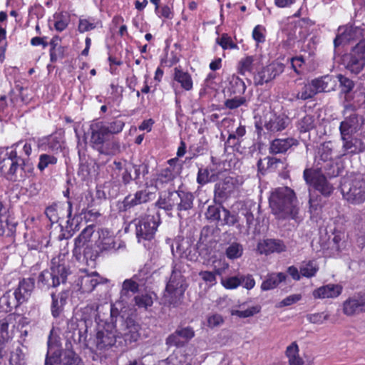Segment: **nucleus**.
Listing matches in <instances>:
<instances>
[{
  "mask_svg": "<svg viewBox=\"0 0 365 365\" xmlns=\"http://www.w3.org/2000/svg\"><path fill=\"white\" fill-rule=\"evenodd\" d=\"M34 288V280L33 279H23L20 281L18 288L14 291L15 294L24 303L30 297Z\"/></svg>",
  "mask_w": 365,
  "mask_h": 365,
  "instance_id": "7c9ffc66",
  "label": "nucleus"
},
{
  "mask_svg": "<svg viewBox=\"0 0 365 365\" xmlns=\"http://www.w3.org/2000/svg\"><path fill=\"white\" fill-rule=\"evenodd\" d=\"M315 126L314 118L312 115H306L301 118L297 123L298 129L301 133L307 132Z\"/></svg>",
  "mask_w": 365,
  "mask_h": 365,
  "instance_id": "a18cd8bd",
  "label": "nucleus"
},
{
  "mask_svg": "<svg viewBox=\"0 0 365 365\" xmlns=\"http://www.w3.org/2000/svg\"><path fill=\"white\" fill-rule=\"evenodd\" d=\"M90 143L92 147L96 150L110 138L103 121H93L90 125Z\"/></svg>",
  "mask_w": 365,
  "mask_h": 365,
  "instance_id": "2eb2a0df",
  "label": "nucleus"
},
{
  "mask_svg": "<svg viewBox=\"0 0 365 365\" xmlns=\"http://www.w3.org/2000/svg\"><path fill=\"white\" fill-rule=\"evenodd\" d=\"M343 290L342 286L335 284H328L322 286L312 292L314 299H329L339 297Z\"/></svg>",
  "mask_w": 365,
  "mask_h": 365,
  "instance_id": "b1692460",
  "label": "nucleus"
},
{
  "mask_svg": "<svg viewBox=\"0 0 365 365\" xmlns=\"http://www.w3.org/2000/svg\"><path fill=\"white\" fill-rule=\"evenodd\" d=\"M16 327V318L13 314H8L0 319V344H4L12 339Z\"/></svg>",
  "mask_w": 365,
  "mask_h": 365,
  "instance_id": "412c9836",
  "label": "nucleus"
},
{
  "mask_svg": "<svg viewBox=\"0 0 365 365\" xmlns=\"http://www.w3.org/2000/svg\"><path fill=\"white\" fill-rule=\"evenodd\" d=\"M45 214L51 223L58 222L59 217L56 205H52L48 207L45 210Z\"/></svg>",
  "mask_w": 365,
  "mask_h": 365,
  "instance_id": "338daca9",
  "label": "nucleus"
},
{
  "mask_svg": "<svg viewBox=\"0 0 365 365\" xmlns=\"http://www.w3.org/2000/svg\"><path fill=\"white\" fill-rule=\"evenodd\" d=\"M104 125L107 128V132L111 136L112 135L120 133L123 129L125 123L121 120H115L110 123L104 122Z\"/></svg>",
  "mask_w": 365,
  "mask_h": 365,
  "instance_id": "864d4df0",
  "label": "nucleus"
},
{
  "mask_svg": "<svg viewBox=\"0 0 365 365\" xmlns=\"http://www.w3.org/2000/svg\"><path fill=\"white\" fill-rule=\"evenodd\" d=\"M56 365H83L81 359L73 352H66Z\"/></svg>",
  "mask_w": 365,
  "mask_h": 365,
  "instance_id": "c03bdc74",
  "label": "nucleus"
},
{
  "mask_svg": "<svg viewBox=\"0 0 365 365\" xmlns=\"http://www.w3.org/2000/svg\"><path fill=\"white\" fill-rule=\"evenodd\" d=\"M54 19H56V22L54 24V27L58 31H62L66 29L68 24V16L66 14H56L54 15Z\"/></svg>",
  "mask_w": 365,
  "mask_h": 365,
  "instance_id": "13d9d810",
  "label": "nucleus"
},
{
  "mask_svg": "<svg viewBox=\"0 0 365 365\" xmlns=\"http://www.w3.org/2000/svg\"><path fill=\"white\" fill-rule=\"evenodd\" d=\"M243 252L242 245L237 242H233L226 247L225 253L229 259L234 260L240 258Z\"/></svg>",
  "mask_w": 365,
  "mask_h": 365,
  "instance_id": "ea45409f",
  "label": "nucleus"
},
{
  "mask_svg": "<svg viewBox=\"0 0 365 365\" xmlns=\"http://www.w3.org/2000/svg\"><path fill=\"white\" fill-rule=\"evenodd\" d=\"M93 232L94 226L88 225L84 228L80 235L75 239L73 255L76 260H81V250L86 245V243L91 240Z\"/></svg>",
  "mask_w": 365,
  "mask_h": 365,
  "instance_id": "4be33fe9",
  "label": "nucleus"
},
{
  "mask_svg": "<svg viewBox=\"0 0 365 365\" xmlns=\"http://www.w3.org/2000/svg\"><path fill=\"white\" fill-rule=\"evenodd\" d=\"M118 339L120 336L118 334L115 327L106 323L102 327H98L96 334V345L99 350L108 349L110 347L117 346Z\"/></svg>",
  "mask_w": 365,
  "mask_h": 365,
  "instance_id": "0eeeda50",
  "label": "nucleus"
},
{
  "mask_svg": "<svg viewBox=\"0 0 365 365\" xmlns=\"http://www.w3.org/2000/svg\"><path fill=\"white\" fill-rule=\"evenodd\" d=\"M333 144L331 142H325L322 143L318 148L317 154L316 155L317 166L324 164L327 162L331 161L333 159Z\"/></svg>",
  "mask_w": 365,
  "mask_h": 365,
  "instance_id": "473e14b6",
  "label": "nucleus"
},
{
  "mask_svg": "<svg viewBox=\"0 0 365 365\" xmlns=\"http://www.w3.org/2000/svg\"><path fill=\"white\" fill-rule=\"evenodd\" d=\"M97 150L103 155H115L120 151V145L116 140H110V138Z\"/></svg>",
  "mask_w": 365,
  "mask_h": 365,
  "instance_id": "79ce46f5",
  "label": "nucleus"
},
{
  "mask_svg": "<svg viewBox=\"0 0 365 365\" xmlns=\"http://www.w3.org/2000/svg\"><path fill=\"white\" fill-rule=\"evenodd\" d=\"M187 287L184 276L180 271L173 269L163 294L164 303L174 307L178 306Z\"/></svg>",
  "mask_w": 365,
  "mask_h": 365,
  "instance_id": "39448f33",
  "label": "nucleus"
},
{
  "mask_svg": "<svg viewBox=\"0 0 365 365\" xmlns=\"http://www.w3.org/2000/svg\"><path fill=\"white\" fill-rule=\"evenodd\" d=\"M135 304L140 309H147L153 304L152 294L145 293L134 297Z\"/></svg>",
  "mask_w": 365,
  "mask_h": 365,
  "instance_id": "37998d69",
  "label": "nucleus"
},
{
  "mask_svg": "<svg viewBox=\"0 0 365 365\" xmlns=\"http://www.w3.org/2000/svg\"><path fill=\"white\" fill-rule=\"evenodd\" d=\"M283 71V66L280 63H273L263 68L254 76L255 85H263L276 78Z\"/></svg>",
  "mask_w": 365,
  "mask_h": 365,
  "instance_id": "f3484780",
  "label": "nucleus"
},
{
  "mask_svg": "<svg viewBox=\"0 0 365 365\" xmlns=\"http://www.w3.org/2000/svg\"><path fill=\"white\" fill-rule=\"evenodd\" d=\"M156 186H148L146 184L145 189L137 191L133 196L128 195L124 200L126 207H133L153 200L155 197Z\"/></svg>",
  "mask_w": 365,
  "mask_h": 365,
  "instance_id": "4468645a",
  "label": "nucleus"
},
{
  "mask_svg": "<svg viewBox=\"0 0 365 365\" xmlns=\"http://www.w3.org/2000/svg\"><path fill=\"white\" fill-rule=\"evenodd\" d=\"M158 227V222L153 215H147L138 220L135 223L136 237L139 242L151 240Z\"/></svg>",
  "mask_w": 365,
  "mask_h": 365,
  "instance_id": "1a4fd4ad",
  "label": "nucleus"
},
{
  "mask_svg": "<svg viewBox=\"0 0 365 365\" xmlns=\"http://www.w3.org/2000/svg\"><path fill=\"white\" fill-rule=\"evenodd\" d=\"M289 123V120L285 115H274L265 123L264 127L270 132H279L285 129Z\"/></svg>",
  "mask_w": 365,
  "mask_h": 365,
  "instance_id": "c756f323",
  "label": "nucleus"
},
{
  "mask_svg": "<svg viewBox=\"0 0 365 365\" xmlns=\"http://www.w3.org/2000/svg\"><path fill=\"white\" fill-rule=\"evenodd\" d=\"M145 285V281L144 278L140 277V274H135L130 279L124 280L120 292V299L125 300L130 297L133 294L138 292L140 287Z\"/></svg>",
  "mask_w": 365,
  "mask_h": 365,
  "instance_id": "6ab92c4d",
  "label": "nucleus"
},
{
  "mask_svg": "<svg viewBox=\"0 0 365 365\" xmlns=\"http://www.w3.org/2000/svg\"><path fill=\"white\" fill-rule=\"evenodd\" d=\"M245 101L244 97H235L231 99H227L225 102V106L229 109H235L243 105Z\"/></svg>",
  "mask_w": 365,
  "mask_h": 365,
  "instance_id": "69168bd1",
  "label": "nucleus"
},
{
  "mask_svg": "<svg viewBox=\"0 0 365 365\" xmlns=\"http://www.w3.org/2000/svg\"><path fill=\"white\" fill-rule=\"evenodd\" d=\"M222 285L227 289H233L242 284L240 276H235L221 279Z\"/></svg>",
  "mask_w": 365,
  "mask_h": 365,
  "instance_id": "4d7b16f0",
  "label": "nucleus"
},
{
  "mask_svg": "<svg viewBox=\"0 0 365 365\" xmlns=\"http://www.w3.org/2000/svg\"><path fill=\"white\" fill-rule=\"evenodd\" d=\"M303 178L307 184L313 185L314 188L324 197H329L334 187L322 173L314 171L312 168H306L303 173Z\"/></svg>",
  "mask_w": 365,
  "mask_h": 365,
  "instance_id": "6e6552de",
  "label": "nucleus"
},
{
  "mask_svg": "<svg viewBox=\"0 0 365 365\" xmlns=\"http://www.w3.org/2000/svg\"><path fill=\"white\" fill-rule=\"evenodd\" d=\"M101 282L100 276L94 272L79 277L77 281V285L79 287V289L81 292L89 293Z\"/></svg>",
  "mask_w": 365,
  "mask_h": 365,
  "instance_id": "a878e982",
  "label": "nucleus"
},
{
  "mask_svg": "<svg viewBox=\"0 0 365 365\" xmlns=\"http://www.w3.org/2000/svg\"><path fill=\"white\" fill-rule=\"evenodd\" d=\"M96 245L101 252L116 251L125 247L121 242H119L118 246L116 247L115 237L107 230L101 231Z\"/></svg>",
  "mask_w": 365,
  "mask_h": 365,
  "instance_id": "aec40b11",
  "label": "nucleus"
},
{
  "mask_svg": "<svg viewBox=\"0 0 365 365\" xmlns=\"http://www.w3.org/2000/svg\"><path fill=\"white\" fill-rule=\"evenodd\" d=\"M235 182L232 178L227 177L215 187V197L220 200L227 199L235 190Z\"/></svg>",
  "mask_w": 365,
  "mask_h": 365,
  "instance_id": "393cba45",
  "label": "nucleus"
},
{
  "mask_svg": "<svg viewBox=\"0 0 365 365\" xmlns=\"http://www.w3.org/2000/svg\"><path fill=\"white\" fill-rule=\"evenodd\" d=\"M338 32L334 41L335 47L359 38L362 36L363 29L358 26H354L353 25H346L340 26L338 29Z\"/></svg>",
  "mask_w": 365,
  "mask_h": 365,
  "instance_id": "dca6fc26",
  "label": "nucleus"
},
{
  "mask_svg": "<svg viewBox=\"0 0 365 365\" xmlns=\"http://www.w3.org/2000/svg\"><path fill=\"white\" fill-rule=\"evenodd\" d=\"M194 336L195 331L192 327H178L167 337L165 343L169 346L182 347Z\"/></svg>",
  "mask_w": 365,
  "mask_h": 365,
  "instance_id": "ddd939ff",
  "label": "nucleus"
},
{
  "mask_svg": "<svg viewBox=\"0 0 365 365\" xmlns=\"http://www.w3.org/2000/svg\"><path fill=\"white\" fill-rule=\"evenodd\" d=\"M314 170L319 171V173H322L325 177L329 178L336 177L340 173L339 166L334 160L317 166V168Z\"/></svg>",
  "mask_w": 365,
  "mask_h": 365,
  "instance_id": "f704fd0d",
  "label": "nucleus"
},
{
  "mask_svg": "<svg viewBox=\"0 0 365 365\" xmlns=\"http://www.w3.org/2000/svg\"><path fill=\"white\" fill-rule=\"evenodd\" d=\"M97 257V252H93L91 247L86 246L83 250V255H81V260L78 261L86 264L87 266L93 267L95 265V261Z\"/></svg>",
  "mask_w": 365,
  "mask_h": 365,
  "instance_id": "49530a36",
  "label": "nucleus"
},
{
  "mask_svg": "<svg viewBox=\"0 0 365 365\" xmlns=\"http://www.w3.org/2000/svg\"><path fill=\"white\" fill-rule=\"evenodd\" d=\"M342 311L347 317L365 312V293H356L348 297L342 304Z\"/></svg>",
  "mask_w": 365,
  "mask_h": 365,
  "instance_id": "f8f14e48",
  "label": "nucleus"
},
{
  "mask_svg": "<svg viewBox=\"0 0 365 365\" xmlns=\"http://www.w3.org/2000/svg\"><path fill=\"white\" fill-rule=\"evenodd\" d=\"M256 210L255 203L250 202L249 205H245V208L242 209V214L246 219V224L247 225L248 229L250 228V226L252 225L255 217L253 215V211Z\"/></svg>",
  "mask_w": 365,
  "mask_h": 365,
  "instance_id": "6e6d98bb",
  "label": "nucleus"
},
{
  "mask_svg": "<svg viewBox=\"0 0 365 365\" xmlns=\"http://www.w3.org/2000/svg\"><path fill=\"white\" fill-rule=\"evenodd\" d=\"M86 309L91 311L92 317L96 322H104L105 324L106 323L113 324V317L118 313V310L115 309L111 304L107 302L101 304H89Z\"/></svg>",
  "mask_w": 365,
  "mask_h": 365,
  "instance_id": "9b49d317",
  "label": "nucleus"
},
{
  "mask_svg": "<svg viewBox=\"0 0 365 365\" xmlns=\"http://www.w3.org/2000/svg\"><path fill=\"white\" fill-rule=\"evenodd\" d=\"M339 81L340 86L342 87V91L345 93L350 92L354 86V82L347 77L339 74L336 76Z\"/></svg>",
  "mask_w": 365,
  "mask_h": 365,
  "instance_id": "680f3d73",
  "label": "nucleus"
},
{
  "mask_svg": "<svg viewBox=\"0 0 365 365\" xmlns=\"http://www.w3.org/2000/svg\"><path fill=\"white\" fill-rule=\"evenodd\" d=\"M285 354L288 358L289 365H303L304 361L299 355V346L296 342H292L287 347Z\"/></svg>",
  "mask_w": 365,
  "mask_h": 365,
  "instance_id": "e433bc0d",
  "label": "nucleus"
},
{
  "mask_svg": "<svg viewBox=\"0 0 365 365\" xmlns=\"http://www.w3.org/2000/svg\"><path fill=\"white\" fill-rule=\"evenodd\" d=\"M178 199V191L168 192L160 196L158 200L156 202V205L159 208L170 211L175 207H177Z\"/></svg>",
  "mask_w": 365,
  "mask_h": 365,
  "instance_id": "2f4dec72",
  "label": "nucleus"
},
{
  "mask_svg": "<svg viewBox=\"0 0 365 365\" xmlns=\"http://www.w3.org/2000/svg\"><path fill=\"white\" fill-rule=\"evenodd\" d=\"M273 215L279 220L294 219L298 214V201L293 190L288 187L276 188L269 198Z\"/></svg>",
  "mask_w": 365,
  "mask_h": 365,
  "instance_id": "f03ea898",
  "label": "nucleus"
},
{
  "mask_svg": "<svg viewBox=\"0 0 365 365\" xmlns=\"http://www.w3.org/2000/svg\"><path fill=\"white\" fill-rule=\"evenodd\" d=\"M298 140L293 138H277L272 141L269 146V153L272 154L284 153L292 146H297Z\"/></svg>",
  "mask_w": 365,
  "mask_h": 365,
  "instance_id": "bb28decb",
  "label": "nucleus"
},
{
  "mask_svg": "<svg viewBox=\"0 0 365 365\" xmlns=\"http://www.w3.org/2000/svg\"><path fill=\"white\" fill-rule=\"evenodd\" d=\"M344 198L350 203L359 205L365 201V178L359 175L353 180L344 179L341 182Z\"/></svg>",
  "mask_w": 365,
  "mask_h": 365,
  "instance_id": "423d86ee",
  "label": "nucleus"
},
{
  "mask_svg": "<svg viewBox=\"0 0 365 365\" xmlns=\"http://www.w3.org/2000/svg\"><path fill=\"white\" fill-rule=\"evenodd\" d=\"M286 279V274L282 272L268 274L267 279L262 283L261 289L267 291L277 287L279 284Z\"/></svg>",
  "mask_w": 365,
  "mask_h": 365,
  "instance_id": "c9c22d12",
  "label": "nucleus"
},
{
  "mask_svg": "<svg viewBox=\"0 0 365 365\" xmlns=\"http://www.w3.org/2000/svg\"><path fill=\"white\" fill-rule=\"evenodd\" d=\"M346 58V68L355 74L360 73L365 65V38L357 43Z\"/></svg>",
  "mask_w": 365,
  "mask_h": 365,
  "instance_id": "9d476101",
  "label": "nucleus"
},
{
  "mask_svg": "<svg viewBox=\"0 0 365 365\" xmlns=\"http://www.w3.org/2000/svg\"><path fill=\"white\" fill-rule=\"evenodd\" d=\"M256 61L257 59L253 56H247L242 59L240 62V73L245 75L246 72H252Z\"/></svg>",
  "mask_w": 365,
  "mask_h": 365,
  "instance_id": "3c124183",
  "label": "nucleus"
},
{
  "mask_svg": "<svg viewBox=\"0 0 365 365\" xmlns=\"http://www.w3.org/2000/svg\"><path fill=\"white\" fill-rule=\"evenodd\" d=\"M329 318V315L326 312L309 314L307 315V320L312 324H321Z\"/></svg>",
  "mask_w": 365,
  "mask_h": 365,
  "instance_id": "052dcab7",
  "label": "nucleus"
},
{
  "mask_svg": "<svg viewBox=\"0 0 365 365\" xmlns=\"http://www.w3.org/2000/svg\"><path fill=\"white\" fill-rule=\"evenodd\" d=\"M124 328L121 334L125 342H135L140 338V325L134 322L131 319H126L123 323Z\"/></svg>",
  "mask_w": 365,
  "mask_h": 365,
  "instance_id": "cd10ccee",
  "label": "nucleus"
},
{
  "mask_svg": "<svg viewBox=\"0 0 365 365\" xmlns=\"http://www.w3.org/2000/svg\"><path fill=\"white\" fill-rule=\"evenodd\" d=\"M57 162V159L53 155L48 154H42L39 157V163L38 164V168L40 170H43L49 165H54Z\"/></svg>",
  "mask_w": 365,
  "mask_h": 365,
  "instance_id": "bf43d9fd",
  "label": "nucleus"
},
{
  "mask_svg": "<svg viewBox=\"0 0 365 365\" xmlns=\"http://www.w3.org/2000/svg\"><path fill=\"white\" fill-rule=\"evenodd\" d=\"M318 271V267L313 261L304 262L300 267V273L302 276L306 277H312Z\"/></svg>",
  "mask_w": 365,
  "mask_h": 365,
  "instance_id": "8fccbe9b",
  "label": "nucleus"
},
{
  "mask_svg": "<svg viewBox=\"0 0 365 365\" xmlns=\"http://www.w3.org/2000/svg\"><path fill=\"white\" fill-rule=\"evenodd\" d=\"M1 303L5 305L6 308L11 311L13 308L18 307L23 302L20 300L15 292L11 291L6 292L0 299Z\"/></svg>",
  "mask_w": 365,
  "mask_h": 365,
  "instance_id": "58836bf2",
  "label": "nucleus"
},
{
  "mask_svg": "<svg viewBox=\"0 0 365 365\" xmlns=\"http://www.w3.org/2000/svg\"><path fill=\"white\" fill-rule=\"evenodd\" d=\"M148 173L147 164L140 163L138 165L127 163L123 173H122V181L125 185L129 184L132 180L137 181L140 175H145Z\"/></svg>",
  "mask_w": 365,
  "mask_h": 365,
  "instance_id": "a211bd4d",
  "label": "nucleus"
},
{
  "mask_svg": "<svg viewBox=\"0 0 365 365\" xmlns=\"http://www.w3.org/2000/svg\"><path fill=\"white\" fill-rule=\"evenodd\" d=\"M265 29L261 26H256L252 31V37L257 43H262L265 41Z\"/></svg>",
  "mask_w": 365,
  "mask_h": 365,
  "instance_id": "774afa93",
  "label": "nucleus"
},
{
  "mask_svg": "<svg viewBox=\"0 0 365 365\" xmlns=\"http://www.w3.org/2000/svg\"><path fill=\"white\" fill-rule=\"evenodd\" d=\"M315 96V93L312 86L311 82L304 83L301 91H299L296 94L295 98L300 100H307L313 98Z\"/></svg>",
  "mask_w": 365,
  "mask_h": 365,
  "instance_id": "09e8293b",
  "label": "nucleus"
},
{
  "mask_svg": "<svg viewBox=\"0 0 365 365\" xmlns=\"http://www.w3.org/2000/svg\"><path fill=\"white\" fill-rule=\"evenodd\" d=\"M70 274L66 255H59L52 259L51 271L44 270L38 275V285L42 289L56 287L61 283H65Z\"/></svg>",
  "mask_w": 365,
  "mask_h": 365,
  "instance_id": "20e7f679",
  "label": "nucleus"
},
{
  "mask_svg": "<svg viewBox=\"0 0 365 365\" xmlns=\"http://www.w3.org/2000/svg\"><path fill=\"white\" fill-rule=\"evenodd\" d=\"M11 148H14L13 150H16L17 148L21 149L19 155H22L23 157L24 155V156L26 157V159H29V156L32 151V145L29 141L20 140L18 143L14 144L11 146Z\"/></svg>",
  "mask_w": 365,
  "mask_h": 365,
  "instance_id": "603ef678",
  "label": "nucleus"
},
{
  "mask_svg": "<svg viewBox=\"0 0 365 365\" xmlns=\"http://www.w3.org/2000/svg\"><path fill=\"white\" fill-rule=\"evenodd\" d=\"M34 168L29 159L19 155L17 150H11L6 153V157L0 161V170L8 180L21 181L24 180L28 174H31Z\"/></svg>",
  "mask_w": 365,
  "mask_h": 365,
  "instance_id": "7ed1b4c3",
  "label": "nucleus"
},
{
  "mask_svg": "<svg viewBox=\"0 0 365 365\" xmlns=\"http://www.w3.org/2000/svg\"><path fill=\"white\" fill-rule=\"evenodd\" d=\"M174 79L180 83L182 88L186 91H190L192 88V81L190 75L182 71L180 68H175L174 69Z\"/></svg>",
  "mask_w": 365,
  "mask_h": 365,
  "instance_id": "4c0bfd02",
  "label": "nucleus"
},
{
  "mask_svg": "<svg viewBox=\"0 0 365 365\" xmlns=\"http://www.w3.org/2000/svg\"><path fill=\"white\" fill-rule=\"evenodd\" d=\"M220 173L213 169L200 168L197 173V182L203 185L210 182H215L220 178Z\"/></svg>",
  "mask_w": 365,
  "mask_h": 365,
  "instance_id": "72a5a7b5",
  "label": "nucleus"
},
{
  "mask_svg": "<svg viewBox=\"0 0 365 365\" xmlns=\"http://www.w3.org/2000/svg\"><path fill=\"white\" fill-rule=\"evenodd\" d=\"M257 250L260 254L264 255L280 253L286 250V245L281 240L267 239L258 243Z\"/></svg>",
  "mask_w": 365,
  "mask_h": 365,
  "instance_id": "5701e85b",
  "label": "nucleus"
},
{
  "mask_svg": "<svg viewBox=\"0 0 365 365\" xmlns=\"http://www.w3.org/2000/svg\"><path fill=\"white\" fill-rule=\"evenodd\" d=\"M217 42L222 46L223 49H234L237 48V46L235 44L232 38L227 34H222V37L217 39Z\"/></svg>",
  "mask_w": 365,
  "mask_h": 365,
  "instance_id": "e2e57ef3",
  "label": "nucleus"
},
{
  "mask_svg": "<svg viewBox=\"0 0 365 365\" xmlns=\"http://www.w3.org/2000/svg\"><path fill=\"white\" fill-rule=\"evenodd\" d=\"M178 204L177 210L178 211V216L181 217L182 212H187L193 207L194 196L190 192H185L182 190L178 191Z\"/></svg>",
  "mask_w": 365,
  "mask_h": 365,
  "instance_id": "c85d7f7f",
  "label": "nucleus"
},
{
  "mask_svg": "<svg viewBox=\"0 0 365 365\" xmlns=\"http://www.w3.org/2000/svg\"><path fill=\"white\" fill-rule=\"evenodd\" d=\"M261 310L259 305L250 307L246 309H232L231 314L237 316L240 318H247L259 313Z\"/></svg>",
  "mask_w": 365,
  "mask_h": 365,
  "instance_id": "de8ad7c7",
  "label": "nucleus"
},
{
  "mask_svg": "<svg viewBox=\"0 0 365 365\" xmlns=\"http://www.w3.org/2000/svg\"><path fill=\"white\" fill-rule=\"evenodd\" d=\"M9 363L10 365H26L25 355L21 348H16L11 354Z\"/></svg>",
  "mask_w": 365,
  "mask_h": 365,
  "instance_id": "5fc2aeb1",
  "label": "nucleus"
},
{
  "mask_svg": "<svg viewBox=\"0 0 365 365\" xmlns=\"http://www.w3.org/2000/svg\"><path fill=\"white\" fill-rule=\"evenodd\" d=\"M341 113L344 118L339 127L342 152L340 156H353L365 152V133H358L362 118L356 112V106L346 103Z\"/></svg>",
  "mask_w": 365,
  "mask_h": 365,
  "instance_id": "f257e3e1",
  "label": "nucleus"
},
{
  "mask_svg": "<svg viewBox=\"0 0 365 365\" xmlns=\"http://www.w3.org/2000/svg\"><path fill=\"white\" fill-rule=\"evenodd\" d=\"M96 27V24L93 21L89 19H80L78 24V31L81 33H84L94 29Z\"/></svg>",
  "mask_w": 365,
  "mask_h": 365,
  "instance_id": "0e129e2a",
  "label": "nucleus"
},
{
  "mask_svg": "<svg viewBox=\"0 0 365 365\" xmlns=\"http://www.w3.org/2000/svg\"><path fill=\"white\" fill-rule=\"evenodd\" d=\"M51 297V314L53 317L57 318L63 311V306L66 304V297L63 293H61L57 297L54 294H52Z\"/></svg>",
  "mask_w": 365,
  "mask_h": 365,
  "instance_id": "a19ab883",
  "label": "nucleus"
}]
</instances>
